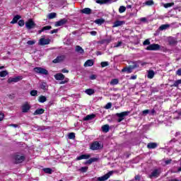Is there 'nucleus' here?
<instances>
[{"mask_svg": "<svg viewBox=\"0 0 181 181\" xmlns=\"http://www.w3.org/2000/svg\"><path fill=\"white\" fill-rule=\"evenodd\" d=\"M33 70L35 73H37V74H42L44 76H47V74H49V71L45 68L35 67Z\"/></svg>", "mask_w": 181, "mask_h": 181, "instance_id": "nucleus-1", "label": "nucleus"}, {"mask_svg": "<svg viewBox=\"0 0 181 181\" xmlns=\"http://www.w3.org/2000/svg\"><path fill=\"white\" fill-rule=\"evenodd\" d=\"M132 65H129V67H125L123 69H122V73H124L125 71L128 73H132V70L134 69H136L138 67V65L136 64V62H131Z\"/></svg>", "mask_w": 181, "mask_h": 181, "instance_id": "nucleus-2", "label": "nucleus"}, {"mask_svg": "<svg viewBox=\"0 0 181 181\" xmlns=\"http://www.w3.org/2000/svg\"><path fill=\"white\" fill-rule=\"evenodd\" d=\"M129 112H123L121 113H117L116 117H118L117 122H121L125 119V117L128 116Z\"/></svg>", "mask_w": 181, "mask_h": 181, "instance_id": "nucleus-3", "label": "nucleus"}, {"mask_svg": "<svg viewBox=\"0 0 181 181\" xmlns=\"http://www.w3.org/2000/svg\"><path fill=\"white\" fill-rule=\"evenodd\" d=\"M102 148L103 146H101V144H100L98 141H95L92 143L90 146V149H91L92 151H98V149H101Z\"/></svg>", "mask_w": 181, "mask_h": 181, "instance_id": "nucleus-4", "label": "nucleus"}, {"mask_svg": "<svg viewBox=\"0 0 181 181\" xmlns=\"http://www.w3.org/2000/svg\"><path fill=\"white\" fill-rule=\"evenodd\" d=\"M112 173H114V172L110 171V172L107 173V174H105V175L98 177L97 180L98 181L107 180V179H110V177L112 176Z\"/></svg>", "mask_w": 181, "mask_h": 181, "instance_id": "nucleus-5", "label": "nucleus"}, {"mask_svg": "<svg viewBox=\"0 0 181 181\" xmlns=\"http://www.w3.org/2000/svg\"><path fill=\"white\" fill-rule=\"evenodd\" d=\"M35 26H36V24L35 23V22H33L32 19L28 20L25 23V27L27 28V29H29V30L33 29Z\"/></svg>", "mask_w": 181, "mask_h": 181, "instance_id": "nucleus-6", "label": "nucleus"}, {"mask_svg": "<svg viewBox=\"0 0 181 181\" xmlns=\"http://www.w3.org/2000/svg\"><path fill=\"white\" fill-rule=\"evenodd\" d=\"M160 45L158 44H152L146 47V50H159Z\"/></svg>", "mask_w": 181, "mask_h": 181, "instance_id": "nucleus-7", "label": "nucleus"}, {"mask_svg": "<svg viewBox=\"0 0 181 181\" xmlns=\"http://www.w3.org/2000/svg\"><path fill=\"white\" fill-rule=\"evenodd\" d=\"M16 163H22L25 160V156L21 155H16L14 157Z\"/></svg>", "mask_w": 181, "mask_h": 181, "instance_id": "nucleus-8", "label": "nucleus"}, {"mask_svg": "<svg viewBox=\"0 0 181 181\" xmlns=\"http://www.w3.org/2000/svg\"><path fill=\"white\" fill-rule=\"evenodd\" d=\"M49 43H50L49 39H45V37H42L40 39L38 45H40V46H45L46 45H49Z\"/></svg>", "mask_w": 181, "mask_h": 181, "instance_id": "nucleus-9", "label": "nucleus"}, {"mask_svg": "<svg viewBox=\"0 0 181 181\" xmlns=\"http://www.w3.org/2000/svg\"><path fill=\"white\" fill-rule=\"evenodd\" d=\"M159 175H160L159 170L156 169V170H153V172L151 173V175H148V177H150V179H152L153 177H158Z\"/></svg>", "mask_w": 181, "mask_h": 181, "instance_id": "nucleus-10", "label": "nucleus"}, {"mask_svg": "<svg viewBox=\"0 0 181 181\" xmlns=\"http://www.w3.org/2000/svg\"><path fill=\"white\" fill-rule=\"evenodd\" d=\"M21 80H22V76H17L15 78H9L8 79V83H18V81H21Z\"/></svg>", "mask_w": 181, "mask_h": 181, "instance_id": "nucleus-11", "label": "nucleus"}, {"mask_svg": "<svg viewBox=\"0 0 181 181\" xmlns=\"http://www.w3.org/2000/svg\"><path fill=\"white\" fill-rule=\"evenodd\" d=\"M66 23H67L66 18H62L55 23V26H63V25H66Z\"/></svg>", "mask_w": 181, "mask_h": 181, "instance_id": "nucleus-12", "label": "nucleus"}, {"mask_svg": "<svg viewBox=\"0 0 181 181\" xmlns=\"http://www.w3.org/2000/svg\"><path fill=\"white\" fill-rule=\"evenodd\" d=\"M66 59V57L64 55L58 56L55 59L52 61L53 63H61V62H63Z\"/></svg>", "mask_w": 181, "mask_h": 181, "instance_id": "nucleus-13", "label": "nucleus"}, {"mask_svg": "<svg viewBox=\"0 0 181 181\" xmlns=\"http://www.w3.org/2000/svg\"><path fill=\"white\" fill-rule=\"evenodd\" d=\"M122 25H125V21H116L113 25L112 28H118V26H122Z\"/></svg>", "mask_w": 181, "mask_h": 181, "instance_id": "nucleus-14", "label": "nucleus"}, {"mask_svg": "<svg viewBox=\"0 0 181 181\" xmlns=\"http://www.w3.org/2000/svg\"><path fill=\"white\" fill-rule=\"evenodd\" d=\"M29 110H30V105L28 103H25L22 106V112H28Z\"/></svg>", "mask_w": 181, "mask_h": 181, "instance_id": "nucleus-15", "label": "nucleus"}, {"mask_svg": "<svg viewBox=\"0 0 181 181\" xmlns=\"http://www.w3.org/2000/svg\"><path fill=\"white\" fill-rule=\"evenodd\" d=\"M84 67H91V66H94V61L93 59L87 60L84 64Z\"/></svg>", "mask_w": 181, "mask_h": 181, "instance_id": "nucleus-16", "label": "nucleus"}, {"mask_svg": "<svg viewBox=\"0 0 181 181\" xmlns=\"http://www.w3.org/2000/svg\"><path fill=\"white\" fill-rule=\"evenodd\" d=\"M90 156H91L90 154H83L77 157L76 159L77 160H81L82 159H90Z\"/></svg>", "mask_w": 181, "mask_h": 181, "instance_id": "nucleus-17", "label": "nucleus"}, {"mask_svg": "<svg viewBox=\"0 0 181 181\" xmlns=\"http://www.w3.org/2000/svg\"><path fill=\"white\" fill-rule=\"evenodd\" d=\"M94 118H95V115H88L83 117V121H91V119H94Z\"/></svg>", "mask_w": 181, "mask_h": 181, "instance_id": "nucleus-18", "label": "nucleus"}, {"mask_svg": "<svg viewBox=\"0 0 181 181\" xmlns=\"http://www.w3.org/2000/svg\"><path fill=\"white\" fill-rule=\"evenodd\" d=\"M55 80H64V76L62 73H59L54 75Z\"/></svg>", "mask_w": 181, "mask_h": 181, "instance_id": "nucleus-19", "label": "nucleus"}, {"mask_svg": "<svg viewBox=\"0 0 181 181\" xmlns=\"http://www.w3.org/2000/svg\"><path fill=\"white\" fill-rule=\"evenodd\" d=\"M75 52H76L77 53H80L81 54H83V53H84V49H83V48L81 46L77 45L75 47Z\"/></svg>", "mask_w": 181, "mask_h": 181, "instance_id": "nucleus-20", "label": "nucleus"}, {"mask_svg": "<svg viewBox=\"0 0 181 181\" xmlns=\"http://www.w3.org/2000/svg\"><path fill=\"white\" fill-rule=\"evenodd\" d=\"M158 144L156 143H148L147 144V148L148 149H155V148H157Z\"/></svg>", "mask_w": 181, "mask_h": 181, "instance_id": "nucleus-21", "label": "nucleus"}, {"mask_svg": "<svg viewBox=\"0 0 181 181\" xmlns=\"http://www.w3.org/2000/svg\"><path fill=\"white\" fill-rule=\"evenodd\" d=\"M81 13H85L86 15H90L91 13V9L90 8H85L81 11Z\"/></svg>", "mask_w": 181, "mask_h": 181, "instance_id": "nucleus-22", "label": "nucleus"}, {"mask_svg": "<svg viewBox=\"0 0 181 181\" xmlns=\"http://www.w3.org/2000/svg\"><path fill=\"white\" fill-rule=\"evenodd\" d=\"M97 160H98V158H90L89 160H88L85 163V165H91V163H93V162H97Z\"/></svg>", "mask_w": 181, "mask_h": 181, "instance_id": "nucleus-23", "label": "nucleus"}, {"mask_svg": "<svg viewBox=\"0 0 181 181\" xmlns=\"http://www.w3.org/2000/svg\"><path fill=\"white\" fill-rule=\"evenodd\" d=\"M43 112H45L44 109H42V108L37 109L34 112L33 115H40L43 114Z\"/></svg>", "mask_w": 181, "mask_h": 181, "instance_id": "nucleus-24", "label": "nucleus"}, {"mask_svg": "<svg viewBox=\"0 0 181 181\" xmlns=\"http://www.w3.org/2000/svg\"><path fill=\"white\" fill-rule=\"evenodd\" d=\"M111 1L112 0H96V4H100L103 5V4H111Z\"/></svg>", "mask_w": 181, "mask_h": 181, "instance_id": "nucleus-25", "label": "nucleus"}, {"mask_svg": "<svg viewBox=\"0 0 181 181\" xmlns=\"http://www.w3.org/2000/svg\"><path fill=\"white\" fill-rule=\"evenodd\" d=\"M21 16L19 15H16V16H14V18H13V20L11 21V23L14 24V23H17L19 19H21Z\"/></svg>", "mask_w": 181, "mask_h": 181, "instance_id": "nucleus-26", "label": "nucleus"}, {"mask_svg": "<svg viewBox=\"0 0 181 181\" xmlns=\"http://www.w3.org/2000/svg\"><path fill=\"white\" fill-rule=\"evenodd\" d=\"M102 131L103 132H108L110 131V125L108 124H105L102 127Z\"/></svg>", "mask_w": 181, "mask_h": 181, "instance_id": "nucleus-27", "label": "nucleus"}, {"mask_svg": "<svg viewBox=\"0 0 181 181\" xmlns=\"http://www.w3.org/2000/svg\"><path fill=\"white\" fill-rule=\"evenodd\" d=\"M170 28V25L169 24H164L159 27L160 30H166V29Z\"/></svg>", "mask_w": 181, "mask_h": 181, "instance_id": "nucleus-28", "label": "nucleus"}, {"mask_svg": "<svg viewBox=\"0 0 181 181\" xmlns=\"http://www.w3.org/2000/svg\"><path fill=\"white\" fill-rule=\"evenodd\" d=\"M155 76V72L152 70H149L148 72L147 77L148 78H152Z\"/></svg>", "mask_w": 181, "mask_h": 181, "instance_id": "nucleus-29", "label": "nucleus"}, {"mask_svg": "<svg viewBox=\"0 0 181 181\" xmlns=\"http://www.w3.org/2000/svg\"><path fill=\"white\" fill-rule=\"evenodd\" d=\"M85 93L88 94V95H93L95 91H94V89L89 88V89H86Z\"/></svg>", "mask_w": 181, "mask_h": 181, "instance_id": "nucleus-30", "label": "nucleus"}, {"mask_svg": "<svg viewBox=\"0 0 181 181\" xmlns=\"http://www.w3.org/2000/svg\"><path fill=\"white\" fill-rule=\"evenodd\" d=\"M47 100V99L46 98V96L40 95V96L39 97L38 101H39L40 103H46Z\"/></svg>", "mask_w": 181, "mask_h": 181, "instance_id": "nucleus-31", "label": "nucleus"}, {"mask_svg": "<svg viewBox=\"0 0 181 181\" xmlns=\"http://www.w3.org/2000/svg\"><path fill=\"white\" fill-rule=\"evenodd\" d=\"M104 22H105V21L103 18H99L95 21V23H96L97 25H103Z\"/></svg>", "mask_w": 181, "mask_h": 181, "instance_id": "nucleus-32", "label": "nucleus"}, {"mask_svg": "<svg viewBox=\"0 0 181 181\" xmlns=\"http://www.w3.org/2000/svg\"><path fill=\"white\" fill-rule=\"evenodd\" d=\"M57 16L56 13H50L48 14V19H54Z\"/></svg>", "mask_w": 181, "mask_h": 181, "instance_id": "nucleus-33", "label": "nucleus"}, {"mask_svg": "<svg viewBox=\"0 0 181 181\" xmlns=\"http://www.w3.org/2000/svg\"><path fill=\"white\" fill-rule=\"evenodd\" d=\"M179 84H181V79L175 81L174 84L171 85V87H179Z\"/></svg>", "mask_w": 181, "mask_h": 181, "instance_id": "nucleus-34", "label": "nucleus"}, {"mask_svg": "<svg viewBox=\"0 0 181 181\" xmlns=\"http://www.w3.org/2000/svg\"><path fill=\"white\" fill-rule=\"evenodd\" d=\"M8 74H9L8 73V71H1L0 72V77H6V76H8Z\"/></svg>", "mask_w": 181, "mask_h": 181, "instance_id": "nucleus-35", "label": "nucleus"}, {"mask_svg": "<svg viewBox=\"0 0 181 181\" xmlns=\"http://www.w3.org/2000/svg\"><path fill=\"white\" fill-rule=\"evenodd\" d=\"M125 11H127V7H125L124 6H121L119 8V13H124V12H125Z\"/></svg>", "mask_w": 181, "mask_h": 181, "instance_id": "nucleus-36", "label": "nucleus"}, {"mask_svg": "<svg viewBox=\"0 0 181 181\" xmlns=\"http://www.w3.org/2000/svg\"><path fill=\"white\" fill-rule=\"evenodd\" d=\"M43 171L45 173H48L49 175H52V172H53V170H52L51 168H44L43 169Z\"/></svg>", "mask_w": 181, "mask_h": 181, "instance_id": "nucleus-37", "label": "nucleus"}, {"mask_svg": "<svg viewBox=\"0 0 181 181\" xmlns=\"http://www.w3.org/2000/svg\"><path fill=\"white\" fill-rule=\"evenodd\" d=\"M111 42V40L109 39H105V40H101L100 41V45H104V43L108 44Z\"/></svg>", "mask_w": 181, "mask_h": 181, "instance_id": "nucleus-38", "label": "nucleus"}, {"mask_svg": "<svg viewBox=\"0 0 181 181\" xmlns=\"http://www.w3.org/2000/svg\"><path fill=\"white\" fill-rule=\"evenodd\" d=\"M170 45H176L177 43V41H176L175 39L173 38H170L169 40H168Z\"/></svg>", "mask_w": 181, "mask_h": 181, "instance_id": "nucleus-39", "label": "nucleus"}, {"mask_svg": "<svg viewBox=\"0 0 181 181\" xmlns=\"http://www.w3.org/2000/svg\"><path fill=\"white\" fill-rule=\"evenodd\" d=\"M110 84H111L112 86H117V84H118V79H117V78L112 79V80L110 81Z\"/></svg>", "mask_w": 181, "mask_h": 181, "instance_id": "nucleus-40", "label": "nucleus"}, {"mask_svg": "<svg viewBox=\"0 0 181 181\" xmlns=\"http://www.w3.org/2000/svg\"><path fill=\"white\" fill-rule=\"evenodd\" d=\"M68 138H69V139H74V138H76V134H74L73 132L69 133L68 135Z\"/></svg>", "mask_w": 181, "mask_h": 181, "instance_id": "nucleus-41", "label": "nucleus"}, {"mask_svg": "<svg viewBox=\"0 0 181 181\" xmlns=\"http://www.w3.org/2000/svg\"><path fill=\"white\" fill-rule=\"evenodd\" d=\"M79 170L81 172H82L83 173H86V172H87V170H88V167H82L79 169Z\"/></svg>", "mask_w": 181, "mask_h": 181, "instance_id": "nucleus-42", "label": "nucleus"}, {"mask_svg": "<svg viewBox=\"0 0 181 181\" xmlns=\"http://www.w3.org/2000/svg\"><path fill=\"white\" fill-rule=\"evenodd\" d=\"M30 95H32L33 97H36V95H37V90H31Z\"/></svg>", "mask_w": 181, "mask_h": 181, "instance_id": "nucleus-43", "label": "nucleus"}, {"mask_svg": "<svg viewBox=\"0 0 181 181\" xmlns=\"http://www.w3.org/2000/svg\"><path fill=\"white\" fill-rule=\"evenodd\" d=\"M175 3H168L164 4V8H170V6H173Z\"/></svg>", "mask_w": 181, "mask_h": 181, "instance_id": "nucleus-44", "label": "nucleus"}, {"mask_svg": "<svg viewBox=\"0 0 181 181\" xmlns=\"http://www.w3.org/2000/svg\"><path fill=\"white\" fill-rule=\"evenodd\" d=\"M40 87L42 90H47V88H46V83H42L40 85Z\"/></svg>", "mask_w": 181, "mask_h": 181, "instance_id": "nucleus-45", "label": "nucleus"}, {"mask_svg": "<svg viewBox=\"0 0 181 181\" xmlns=\"http://www.w3.org/2000/svg\"><path fill=\"white\" fill-rule=\"evenodd\" d=\"M108 62H103L100 63L101 67H107L108 66Z\"/></svg>", "mask_w": 181, "mask_h": 181, "instance_id": "nucleus-46", "label": "nucleus"}, {"mask_svg": "<svg viewBox=\"0 0 181 181\" xmlns=\"http://www.w3.org/2000/svg\"><path fill=\"white\" fill-rule=\"evenodd\" d=\"M111 107H112V103H108L105 106V110H110V108H111Z\"/></svg>", "mask_w": 181, "mask_h": 181, "instance_id": "nucleus-47", "label": "nucleus"}, {"mask_svg": "<svg viewBox=\"0 0 181 181\" xmlns=\"http://www.w3.org/2000/svg\"><path fill=\"white\" fill-rule=\"evenodd\" d=\"M153 0H150V1H146V5L151 6V5H153Z\"/></svg>", "mask_w": 181, "mask_h": 181, "instance_id": "nucleus-48", "label": "nucleus"}, {"mask_svg": "<svg viewBox=\"0 0 181 181\" xmlns=\"http://www.w3.org/2000/svg\"><path fill=\"white\" fill-rule=\"evenodd\" d=\"M151 112V111L149 110H145L142 111V115H148V114Z\"/></svg>", "mask_w": 181, "mask_h": 181, "instance_id": "nucleus-49", "label": "nucleus"}, {"mask_svg": "<svg viewBox=\"0 0 181 181\" xmlns=\"http://www.w3.org/2000/svg\"><path fill=\"white\" fill-rule=\"evenodd\" d=\"M50 29H52V26L50 25H47L42 28V30H50Z\"/></svg>", "mask_w": 181, "mask_h": 181, "instance_id": "nucleus-50", "label": "nucleus"}, {"mask_svg": "<svg viewBox=\"0 0 181 181\" xmlns=\"http://www.w3.org/2000/svg\"><path fill=\"white\" fill-rule=\"evenodd\" d=\"M143 45H144V46H146V45H151V41H149V40L147 39V40H146L145 41H144Z\"/></svg>", "mask_w": 181, "mask_h": 181, "instance_id": "nucleus-51", "label": "nucleus"}, {"mask_svg": "<svg viewBox=\"0 0 181 181\" xmlns=\"http://www.w3.org/2000/svg\"><path fill=\"white\" fill-rule=\"evenodd\" d=\"M35 43H36V42H35V40H29L27 42V44L29 45L30 46L35 45Z\"/></svg>", "mask_w": 181, "mask_h": 181, "instance_id": "nucleus-52", "label": "nucleus"}, {"mask_svg": "<svg viewBox=\"0 0 181 181\" xmlns=\"http://www.w3.org/2000/svg\"><path fill=\"white\" fill-rule=\"evenodd\" d=\"M18 25H19L20 26H24V25H25V21H24L23 20H20V21H18Z\"/></svg>", "mask_w": 181, "mask_h": 181, "instance_id": "nucleus-53", "label": "nucleus"}, {"mask_svg": "<svg viewBox=\"0 0 181 181\" xmlns=\"http://www.w3.org/2000/svg\"><path fill=\"white\" fill-rule=\"evenodd\" d=\"M134 180H141V175H138L134 177Z\"/></svg>", "mask_w": 181, "mask_h": 181, "instance_id": "nucleus-54", "label": "nucleus"}, {"mask_svg": "<svg viewBox=\"0 0 181 181\" xmlns=\"http://www.w3.org/2000/svg\"><path fill=\"white\" fill-rule=\"evenodd\" d=\"M66 83H69V78H66L65 81H62L60 84H66Z\"/></svg>", "mask_w": 181, "mask_h": 181, "instance_id": "nucleus-55", "label": "nucleus"}, {"mask_svg": "<svg viewBox=\"0 0 181 181\" xmlns=\"http://www.w3.org/2000/svg\"><path fill=\"white\" fill-rule=\"evenodd\" d=\"M176 74L177 76H181V68L176 71Z\"/></svg>", "mask_w": 181, "mask_h": 181, "instance_id": "nucleus-56", "label": "nucleus"}, {"mask_svg": "<svg viewBox=\"0 0 181 181\" xmlns=\"http://www.w3.org/2000/svg\"><path fill=\"white\" fill-rule=\"evenodd\" d=\"M90 35L92 36H95L97 35V32L96 31H90Z\"/></svg>", "mask_w": 181, "mask_h": 181, "instance_id": "nucleus-57", "label": "nucleus"}, {"mask_svg": "<svg viewBox=\"0 0 181 181\" xmlns=\"http://www.w3.org/2000/svg\"><path fill=\"white\" fill-rule=\"evenodd\" d=\"M121 45H122V42H118L117 44L116 45H115V47H119V46H121Z\"/></svg>", "mask_w": 181, "mask_h": 181, "instance_id": "nucleus-58", "label": "nucleus"}, {"mask_svg": "<svg viewBox=\"0 0 181 181\" xmlns=\"http://www.w3.org/2000/svg\"><path fill=\"white\" fill-rule=\"evenodd\" d=\"M58 30L57 29H54L50 32L51 35H53V33H57Z\"/></svg>", "mask_w": 181, "mask_h": 181, "instance_id": "nucleus-59", "label": "nucleus"}, {"mask_svg": "<svg viewBox=\"0 0 181 181\" xmlns=\"http://www.w3.org/2000/svg\"><path fill=\"white\" fill-rule=\"evenodd\" d=\"M96 78H97V77L95 76V75H91V76H90V80H95Z\"/></svg>", "mask_w": 181, "mask_h": 181, "instance_id": "nucleus-60", "label": "nucleus"}, {"mask_svg": "<svg viewBox=\"0 0 181 181\" xmlns=\"http://www.w3.org/2000/svg\"><path fill=\"white\" fill-rule=\"evenodd\" d=\"M4 117H5V115L2 113H0V121H2L4 119Z\"/></svg>", "mask_w": 181, "mask_h": 181, "instance_id": "nucleus-61", "label": "nucleus"}, {"mask_svg": "<svg viewBox=\"0 0 181 181\" xmlns=\"http://www.w3.org/2000/svg\"><path fill=\"white\" fill-rule=\"evenodd\" d=\"M62 73H69V70L66 69H64L62 70Z\"/></svg>", "mask_w": 181, "mask_h": 181, "instance_id": "nucleus-62", "label": "nucleus"}, {"mask_svg": "<svg viewBox=\"0 0 181 181\" xmlns=\"http://www.w3.org/2000/svg\"><path fill=\"white\" fill-rule=\"evenodd\" d=\"M10 127H13L14 128H18V124H11L9 125Z\"/></svg>", "mask_w": 181, "mask_h": 181, "instance_id": "nucleus-63", "label": "nucleus"}, {"mask_svg": "<svg viewBox=\"0 0 181 181\" xmlns=\"http://www.w3.org/2000/svg\"><path fill=\"white\" fill-rule=\"evenodd\" d=\"M177 140L176 139H173L170 141V144H172L173 142H176Z\"/></svg>", "mask_w": 181, "mask_h": 181, "instance_id": "nucleus-64", "label": "nucleus"}]
</instances>
